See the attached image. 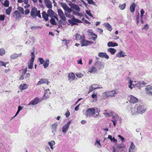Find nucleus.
<instances>
[{
    "label": "nucleus",
    "mask_w": 152,
    "mask_h": 152,
    "mask_svg": "<svg viewBox=\"0 0 152 152\" xmlns=\"http://www.w3.org/2000/svg\"><path fill=\"white\" fill-rule=\"evenodd\" d=\"M117 94L115 91L112 90L107 91L103 93L102 94V98L103 99H105L109 97L115 96Z\"/></svg>",
    "instance_id": "nucleus-1"
},
{
    "label": "nucleus",
    "mask_w": 152,
    "mask_h": 152,
    "mask_svg": "<svg viewBox=\"0 0 152 152\" xmlns=\"http://www.w3.org/2000/svg\"><path fill=\"white\" fill-rule=\"evenodd\" d=\"M31 15L34 18H36L37 16L39 18H41L40 11L38 10L35 7L32 9L31 12Z\"/></svg>",
    "instance_id": "nucleus-2"
},
{
    "label": "nucleus",
    "mask_w": 152,
    "mask_h": 152,
    "mask_svg": "<svg viewBox=\"0 0 152 152\" xmlns=\"http://www.w3.org/2000/svg\"><path fill=\"white\" fill-rule=\"evenodd\" d=\"M125 148V145L123 143H121L117 145L116 149L115 147H113V152H119V151H121Z\"/></svg>",
    "instance_id": "nucleus-3"
},
{
    "label": "nucleus",
    "mask_w": 152,
    "mask_h": 152,
    "mask_svg": "<svg viewBox=\"0 0 152 152\" xmlns=\"http://www.w3.org/2000/svg\"><path fill=\"white\" fill-rule=\"evenodd\" d=\"M39 60L40 64H43V65L45 68H46L48 66L49 64V61L48 59H47L45 61L42 58H39Z\"/></svg>",
    "instance_id": "nucleus-4"
},
{
    "label": "nucleus",
    "mask_w": 152,
    "mask_h": 152,
    "mask_svg": "<svg viewBox=\"0 0 152 152\" xmlns=\"http://www.w3.org/2000/svg\"><path fill=\"white\" fill-rule=\"evenodd\" d=\"M83 37L84 38L82 39L80 42L82 46H87L90 44H92L94 43L93 42L90 41L85 39H84L85 38L84 36H83Z\"/></svg>",
    "instance_id": "nucleus-5"
},
{
    "label": "nucleus",
    "mask_w": 152,
    "mask_h": 152,
    "mask_svg": "<svg viewBox=\"0 0 152 152\" xmlns=\"http://www.w3.org/2000/svg\"><path fill=\"white\" fill-rule=\"evenodd\" d=\"M95 109L94 108H89L88 109L86 112V115L87 117L94 115L95 114Z\"/></svg>",
    "instance_id": "nucleus-6"
},
{
    "label": "nucleus",
    "mask_w": 152,
    "mask_h": 152,
    "mask_svg": "<svg viewBox=\"0 0 152 152\" xmlns=\"http://www.w3.org/2000/svg\"><path fill=\"white\" fill-rule=\"evenodd\" d=\"M57 12L58 15L62 20L64 21H65L66 18L62 11L61 9H58L57 10Z\"/></svg>",
    "instance_id": "nucleus-7"
},
{
    "label": "nucleus",
    "mask_w": 152,
    "mask_h": 152,
    "mask_svg": "<svg viewBox=\"0 0 152 152\" xmlns=\"http://www.w3.org/2000/svg\"><path fill=\"white\" fill-rule=\"evenodd\" d=\"M68 21L69 23L72 25H77V23H81L82 22V21L80 20L75 18L74 17L72 18L71 20H69Z\"/></svg>",
    "instance_id": "nucleus-8"
},
{
    "label": "nucleus",
    "mask_w": 152,
    "mask_h": 152,
    "mask_svg": "<svg viewBox=\"0 0 152 152\" xmlns=\"http://www.w3.org/2000/svg\"><path fill=\"white\" fill-rule=\"evenodd\" d=\"M30 56L31 58L30 60V63L29 64V69H31L33 67V62L35 57L34 52H31Z\"/></svg>",
    "instance_id": "nucleus-9"
},
{
    "label": "nucleus",
    "mask_w": 152,
    "mask_h": 152,
    "mask_svg": "<svg viewBox=\"0 0 152 152\" xmlns=\"http://www.w3.org/2000/svg\"><path fill=\"white\" fill-rule=\"evenodd\" d=\"M50 83L48 80L47 79H41L37 82V85H39L43 84H46L48 85Z\"/></svg>",
    "instance_id": "nucleus-10"
},
{
    "label": "nucleus",
    "mask_w": 152,
    "mask_h": 152,
    "mask_svg": "<svg viewBox=\"0 0 152 152\" xmlns=\"http://www.w3.org/2000/svg\"><path fill=\"white\" fill-rule=\"evenodd\" d=\"M129 97V101L130 103L134 104L138 102V99L134 96L130 95Z\"/></svg>",
    "instance_id": "nucleus-11"
},
{
    "label": "nucleus",
    "mask_w": 152,
    "mask_h": 152,
    "mask_svg": "<svg viewBox=\"0 0 152 152\" xmlns=\"http://www.w3.org/2000/svg\"><path fill=\"white\" fill-rule=\"evenodd\" d=\"M137 112L138 113L142 114L145 112V109L144 108L143 106H140L137 107Z\"/></svg>",
    "instance_id": "nucleus-12"
},
{
    "label": "nucleus",
    "mask_w": 152,
    "mask_h": 152,
    "mask_svg": "<svg viewBox=\"0 0 152 152\" xmlns=\"http://www.w3.org/2000/svg\"><path fill=\"white\" fill-rule=\"evenodd\" d=\"M40 101V99H39V98L36 97L30 102L29 103V105H36Z\"/></svg>",
    "instance_id": "nucleus-13"
},
{
    "label": "nucleus",
    "mask_w": 152,
    "mask_h": 152,
    "mask_svg": "<svg viewBox=\"0 0 152 152\" xmlns=\"http://www.w3.org/2000/svg\"><path fill=\"white\" fill-rule=\"evenodd\" d=\"M88 34L89 35L94 36V37H91V39L94 41H95L97 39V35L94 34L92 30H88Z\"/></svg>",
    "instance_id": "nucleus-14"
},
{
    "label": "nucleus",
    "mask_w": 152,
    "mask_h": 152,
    "mask_svg": "<svg viewBox=\"0 0 152 152\" xmlns=\"http://www.w3.org/2000/svg\"><path fill=\"white\" fill-rule=\"evenodd\" d=\"M68 79L69 81H73L75 80V74L71 72L69 73L68 75Z\"/></svg>",
    "instance_id": "nucleus-15"
},
{
    "label": "nucleus",
    "mask_w": 152,
    "mask_h": 152,
    "mask_svg": "<svg viewBox=\"0 0 152 152\" xmlns=\"http://www.w3.org/2000/svg\"><path fill=\"white\" fill-rule=\"evenodd\" d=\"M146 93L152 95V86L150 85L147 86L145 88Z\"/></svg>",
    "instance_id": "nucleus-16"
},
{
    "label": "nucleus",
    "mask_w": 152,
    "mask_h": 152,
    "mask_svg": "<svg viewBox=\"0 0 152 152\" xmlns=\"http://www.w3.org/2000/svg\"><path fill=\"white\" fill-rule=\"evenodd\" d=\"M71 123V122L69 121L66 124L63 126L62 128V131L63 132H65L67 131Z\"/></svg>",
    "instance_id": "nucleus-17"
},
{
    "label": "nucleus",
    "mask_w": 152,
    "mask_h": 152,
    "mask_svg": "<svg viewBox=\"0 0 152 152\" xmlns=\"http://www.w3.org/2000/svg\"><path fill=\"white\" fill-rule=\"evenodd\" d=\"M94 65L96 66L97 68L99 69H100L102 68L103 67L104 65L100 61H97L96 62Z\"/></svg>",
    "instance_id": "nucleus-18"
},
{
    "label": "nucleus",
    "mask_w": 152,
    "mask_h": 152,
    "mask_svg": "<svg viewBox=\"0 0 152 152\" xmlns=\"http://www.w3.org/2000/svg\"><path fill=\"white\" fill-rule=\"evenodd\" d=\"M22 56V53H20L19 54H17L16 53H14L12 54L10 56V58L13 59H16L19 57H21Z\"/></svg>",
    "instance_id": "nucleus-19"
},
{
    "label": "nucleus",
    "mask_w": 152,
    "mask_h": 152,
    "mask_svg": "<svg viewBox=\"0 0 152 152\" xmlns=\"http://www.w3.org/2000/svg\"><path fill=\"white\" fill-rule=\"evenodd\" d=\"M98 56L102 58H104L107 59H108L109 58L108 56L105 53H98Z\"/></svg>",
    "instance_id": "nucleus-20"
},
{
    "label": "nucleus",
    "mask_w": 152,
    "mask_h": 152,
    "mask_svg": "<svg viewBox=\"0 0 152 152\" xmlns=\"http://www.w3.org/2000/svg\"><path fill=\"white\" fill-rule=\"evenodd\" d=\"M44 2L46 6L49 9H51L52 7V3L50 0H44Z\"/></svg>",
    "instance_id": "nucleus-21"
},
{
    "label": "nucleus",
    "mask_w": 152,
    "mask_h": 152,
    "mask_svg": "<svg viewBox=\"0 0 152 152\" xmlns=\"http://www.w3.org/2000/svg\"><path fill=\"white\" fill-rule=\"evenodd\" d=\"M27 71V68H25L24 69L20 71V72L22 73V75L19 78L20 80H22L24 79V75L25 74Z\"/></svg>",
    "instance_id": "nucleus-22"
},
{
    "label": "nucleus",
    "mask_w": 152,
    "mask_h": 152,
    "mask_svg": "<svg viewBox=\"0 0 152 152\" xmlns=\"http://www.w3.org/2000/svg\"><path fill=\"white\" fill-rule=\"evenodd\" d=\"M50 90L49 89H46L45 91L44 95V98L45 99H47L50 96Z\"/></svg>",
    "instance_id": "nucleus-23"
},
{
    "label": "nucleus",
    "mask_w": 152,
    "mask_h": 152,
    "mask_svg": "<svg viewBox=\"0 0 152 152\" xmlns=\"http://www.w3.org/2000/svg\"><path fill=\"white\" fill-rule=\"evenodd\" d=\"M136 4L134 3L133 2L132 3L130 7V10L131 12H133L135 10Z\"/></svg>",
    "instance_id": "nucleus-24"
},
{
    "label": "nucleus",
    "mask_w": 152,
    "mask_h": 152,
    "mask_svg": "<svg viewBox=\"0 0 152 152\" xmlns=\"http://www.w3.org/2000/svg\"><path fill=\"white\" fill-rule=\"evenodd\" d=\"M42 16L44 19L46 20L47 21L48 19L49 15L48 14H47L45 11H43L42 12Z\"/></svg>",
    "instance_id": "nucleus-25"
},
{
    "label": "nucleus",
    "mask_w": 152,
    "mask_h": 152,
    "mask_svg": "<svg viewBox=\"0 0 152 152\" xmlns=\"http://www.w3.org/2000/svg\"><path fill=\"white\" fill-rule=\"evenodd\" d=\"M135 146L133 142H131V145L129 149V152H134V150L135 148Z\"/></svg>",
    "instance_id": "nucleus-26"
},
{
    "label": "nucleus",
    "mask_w": 152,
    "mask_h": 152,
    "mask_svg": "<svg viewBox=\"0 0 152 152\" xmlns=\"http://www.w3.org/2000/svg\"><path fill=\"white\" fill-rule=\"evenodd\" d=\"M131 113L132 115H137L138 113L137 110H136V107H132L131 109Z\"/></svg>",
    "instance_id": "nucleus-27"
},
{
    "label": "nucleus",
    "mask_w": 152,
    "mask_h": 152,
    "mask_svg": "<svg viewBox=\"0 0 152 152\" xmlns=\"http://www.w3.org/2000/svg\"><path fill=\"white\" fill-rule=\"evenodd\" d=\"M118 44L116 43L113 42H109L107 43V46L109 47H114L117 46Z\"/></svg>",
    "instance_id": "nucleus-28"
},
{
    "label": "nucleus",
    "mask_w": 152,
    "mask_h": 152,
    "mask_svg": "<svg viewBox=\"0 0 152 152\" xmlns=\"http://www.w3.org/2000/svg\"><path fill=\"white\" fill-rule=\"evenodd\" d=\"M114 112L113 111H110L109 112H105L104 113V115L106 117H109L113 115Z\"/></svg>",
    "instance_id": "nucleus-29"
},
{
    "label": "nucleus",
    "mask_w": 152,
    "mask_h": 152,
    "mask_svg": "<svg viewBox=\"0 0 152 152\" xmlns=\"http://www.w3.org/2000/svg\"><path fill=\"white\" fill-rule=\"evenodd\" d=\"M94 85H91L89 87V91L88 92V94H89L91 92V91H94V90L97 89L98 88H94Z\"/></svg>",
    "instance_id": "nucleus-30"
},
{
    "label": "nucleus",
    "mask_w": 152,
    "mask_h": 152,
    "mask_svg": "<svg viewBox=\"0 0 152 152\" xmlns=\"http://www.w3.org/2000/svg\"><path fill=\"white\" fill-rule=\"evenodd\" d=\"M82 37L78 34H76L75 35V39L77 40H81L83 39Z\"/></svg>",
    "instance_id": "nucleus-31"
},
{
    "label": "nucleus",
    "mask_w": 152,
    "mask_h": 152,
    "mask_svg": "<svg viewBox=\"0 0 152 152\" xmlns=\"http://www.w3.org/2000/svg\"><path fill=\"white\" fill-rule=\"evenodd\" d=\"M107 50L112 55L114 54L116 51V49L111 48L108 49Z\"/></svg>",
    "instance_id": "nucleus-32"
},
{
    "label": "nucleus",
    "mask_w": 152,
    "mask_h": 152,
    "mask_svg": "<svg viewBox=\"0 0 152 152\" xmlns=\"http://www.w3.org/2000/svg\"><path fill=\"white\" fill-rule=\"evenodd\" d=\"M116 56L117 57L119 58L121 57H124L125 55L124 54V53L122 51H121L118 53L116 55Z\"/></svg>",
    "instance_id": "nucleus-33"
},
{
    "label": "nucleus",
    "mask_w": 152,
    "mask_h": 152,
    "mask_svg": "<svg viewBox=\"0 0 152 152\" xmlns=\"http://www.w3.org/2000/svg\"><path fill=\"white\" fill-rule=\"evenodd\" d=\"M113 120H115L116 121H121V118L118 117V116L116 115H113Z\"/></svg>",
    "instance_id": "nucleus-34"
},
{
    "label": "nucleus",
    "mask_w": 152,
    "mask_h": 152,
    "mask_svg": "<svg viewBox=\"0 0 152 152\" xmlns=\"http://www.w3.org/2000/svg\"><path fill=\"white\" fill-rule=\"evenodd\" d=\"M72 7L76 11L78 12L80 11V8L78 5L75 4H73Z\"/></svg>",
    "instance_id": "nucleus-35"
},
{
    "label": "nucleus",
    "mask_w": 152,
    "mask_h": 152,
    "mask_svg": "<svg viewBox=\"0 0 152 152\" xmlns=\"http://www.w3.org/2000/svg\"><path fill=\"white\" fill-rule=\"evenodd\" d=\"M12 7L10 6L9 7L8 9H6L5 12L7 15H9L10 14L12 11Z\"/></svg>",
    "instance_id": "nucleus-36"
},
{
    "label": "nucleus",
    "mask_w": 152,
    "mask_h": 152,
    "mask_svg": "<svg viewBox=\"0 0 152 152\" xmlns=\"http://www.w3.org/2000/svg\"><path fill=\"white\" fill-rule=\"evenodd\" d=\"M97 69L96 67L94 66H92L91 69L89 70V72L91 73L95 72H96Z\"/></svg>",
    "instance_id": "nucleus-37"
},
{
    "label": "nucleus",
    "mask_w": 152,
    "mask_h": 152,
    "mask_svg": "<svg viewBox=\"0 0 152 152\" xmlns=\"http://www.w3.org/2000/svg\"><path fill=\"white\" fill-rule=\"evenodd\" d=\"M48 144L50 146L51 149H53V145H54L55 144V141L53 140H52L50 142H49Z\"/></svg>",
    "instance_id": "nucleus-38"
},
{
    "label": "nucleus",
    "mask_w": 152,
    "mask_h": 152,
    "mask_svg": "<svg viewBox=\"0 0 152 152\" xmlns=\"http://www.w3.org/2000/svg\"><path fill=\"white\" fill-rule=\"evenodd\" d=\"M27 85L25 84H21L20 86V88L21 90L25 89L27 88Z\"/></svg>",
    "instance_id": "nucleus-39"
},
{
    "label": "nucleus",
    "mask_w": 152,
    "mask_h": 152,
    "mask_svg": "<svg viewBox=\"0 0 152 152\" xmlns=\"http://www.w3.org/2000/svg\"><path fill=\"white\" fill-rule=\"evenodd\" d=\"M57 122L55 123L52 125V128L53 129V132L55 131L57 127Z\"/></svg>",
    "instance_id": "nucleus-40"
},
{
    "label": "nucleus",
    "mask_w": 152,
    "mask_h": 152,
    "mask_svg": "<svg viewBox=\"0 0 152 152\" xmlns=\"http://www.w3.org/2000/svg\"><path fill=\"white\" fill-rule=\"evenodd\" d=\"M73 13L74 15H77L80 17H82L83 16V14L79 12H76L74 11H73Z\"/></svg>",
    "instance_id": "nucleus-41"
},
{
    "label": "nucleus",
    "mask_w": 152,
    "mask_h": 152,
    "mask_svg": "<svg viewBox=\"0 0 152 152\" xmlns=\"http://www.w3.org/2000/svg\"><path fill=\"white\" fill-rule=\"evenodd\" d=\"M47 12L49 15L50 16L53 15L54 13V12L52 10L49 9L48 10Z\"/></svg>",
    "instance_id": "nucleus-42"
},
{
    "label": "nucleus",
    "mask_w": 152,
    "mask_h": 152,
    "mask_svg": "<svg viewBox=\"0 0 152 152\" xmlns=\"http://www.w3.org/2000/svg\"><path fill=\"white\" fill-rule=\"evenodd\" d=\"M133 81L131 80H129V87L131 89L134 86V85L132 84Z\"/></svg>",
    "instance_id": "nucleus-43"
},
{
    "label": "nucleus",
    "mask_w": 152,
    "mask_h": 152,
    "mask_svg": "<svg viewBox=\"0 0 152 152\" xmlns=\"http://www.w3.org/2000/svg\"><path fill=\"white\" fill-rule=\"evenodd\" d=\"M105 26L107 28V29L109 31H111L112 30V28L111 26L108 23H105Z\"/></svg>",
    "instance_id": "nucleus-44"
},
{
    "label": "nucleus",
    "mask_w": 152,
    "mask_h": 152,
    "mask_svg": "<svg viewBox=\"0 0 152 152\" xmlns=\"http://www.w3.org/2000/svg\"><path fill=\"white\" fill-rule=\"evenodd\" d=\"M5 49L3 48H1L0 49V55L2 56L5 54Z\"/></svg>",
    "instance_id": "nucleus-45"
},
{
    "label": "nucleus",
    "mask_w": 152,
    "mask_h": 152,
    "mask_svg": "<svg viewBox=\"0 0 152 152\" xmlns=\"http://www.w3.org/2000/svg\"><path fill=\"white\" fill-rule=\"evenodd\" d=\"M61 5L65 10L68 7L66 4L64 3H61Z\"/></svg>",
    "instance_id": "nucleus-46"
},
{
    "label": "nucleus",
    "mask_w": 152,
    "mask_h": 152,
    "mask_svg": "<svg viewBox=\"0 0 152 152\" xmlns=\"http://www.w3.org/2000/svg\"><path fill=\"white\" fill-rule=\"evenodd\" d=\"M14 14L16 16L17 18L21 17L20 14L18 11H15L14 12Z\"/></svg>",
    "instance_id": "nucleus-47"
},
{
    "label": "nucleus",
    "mask_w": 152,
    "mask_h": 152,
    "mask_svg": "<svg viewBox=\"0 0 152 152\" xmlns=\"http://www.w3.org/2000/svg\"><path fill=\"white\" fill-rule=\"evenodd\" d=\"M126 7V4L124 3L123 4H120L119 7V8L121 10H124L125 9Z\"/></svg>",
    "instance_id": "nucleus-48"
},
{
    "label": "nucleus",
    "mask_w": 152,
    "mask_h": 152,
    "mask_svg": "<svg viewBox=\"0 0 152 152\" xmlns=\"http://www.w3.org/2000/svg\"><path fill=\"white\" fill-rule=\"evenodd\" d=\"M50 23L53 25H56L57 23L55 21V19L54 18H52L50 20Z\"/></svg>",
    "instance_id": "nucleus-49"
},
{
    "label": "nucleus",
    "mask_w": 152,
    "mask_h": 152,
    "mask_svg": "<svg viewBox=\"0 0 152 152\" xmlns=\"http://www.w3.org/2000/svg\"><path fill=\"white\" fill-rule=\"evenodd\" d=\"M136 19L137 21V24L138 25L139 22L140 15L139 13H138V14L136 16Z\"/></svg>",
    "instance_id": "nucleus-50"
},
{
    "label": "nucleus",
    "mask_w": 152,
    "mask_h": 152,
    "mask_svg": "<svg viewBox=\"0 0 152 152\" xmlns=\"http://www.w3.org/2000/svg\"><path fill=\"white\" fill-rule=\"evenodd\" d=\"M9 5V2L8 0H5L4 4V5L5 7H8Z\"/></svg>",
    "instance_id": "nucleus-51"
},
{
    "label": "nucleus",
    "mask_w": 152,
    "mask_h": 152,
    "mask_svg": "<svg viewBox=\"0 0 152 152\" xmlns=\"http://www.w3.org/2000/svg\"><path fill=\"white\" fill-rule=\"evenodd\" d=\"M18 10L20 11L22 14H24V10L23 8L20 7H18Z\"/></svg>",
    "instance_id": "nucleus-52"
},
{
    "label": "nucleus",
    "mask_w": 152,
    "mask_h": 152,
    "mask_svg": "<svg viewBox=\"0 0 152 152\" xmlns=\"http://www.w3.org/2000/svg\"><path fill=\"white\" fill-rule=\"evenodd\" d=\"M65 10L67 12L66 13H71L72 11L73 12L72 10L69 7H68Z\"/></svg>",
    "instance_id": "nucleus-53"
},
{
    "label": "nucleus",
    "mask_w": 152,
    "mask_h": 152,
    "mask_svg": "<svg viewBox=\"0 0 152 152\" xmlns=\"http://www.w3.org/2000/svg\"><path fill=\"white\" fill-rule=\"evenodd\" d=\"M88 3L89 4H92L94 5H95V2L93 0H87Z\"/></svg>",
    "instance_id": "nucleus-54"
},
{
    "label": "nucleus",
    "mask_w": 152,
    "mask_h": 152,
    "mask_svg": "<svg viewBox=\"0 0 152 152\" xmlns=\"http://www.w3.org/2000/svg\"><path fill=\"white\" fill-rule=\"evenodd\" d=\"M76 76L79 78H81L83 76V75L80 73H77L75 74Z\"/></svg>",
    "instance_id": "nucleus-55"
},
{
    "label": "nucleus",
    "mask_w": 152,
    "mask_h": 152,
    "mask_svg": "<svg viewBox=\"0 0 152 152\" xmlns=\"http://www.w3.org/2000/svg\"><path fill=\"white\" fill-rule=\"evenodd\" d=\"M22 107H21L20 106H19L18 107V110L16 114H15V117L18 114V113L20 112V111L22 110Z\"/></svg>",
    "instance_id": "nucleus-56"
},
{
    "label": "nucleus",
    "mask_w": 152,
    "mask_h": 152,
    "mask_svg": "<svg viewBox=\"0 0 152 152\" xmlns=\"http://www.w3.org/2000/svg\"><path fill=\"white\" fill-rule=\"evenodd\" d=\"M7 64V63L4 62L2 61H0V65L4 66L5 67L6 66V65Z\"/></svg>",
    "instance_id": "nucleus-57"
},
{
    "label": "nucleus",
    "mask_w": 152,
    "mask_h": 152,
    "mask_svg": "<svg viewBox=\"0 0 152 152\" xmlns=\"http://www.w3.org/2000/svg\"><path fill=\"white\" fill-rule=\"evenodd\" d=\"M142 84L139 82L136 84V86L137 87H138L139 88H140L142 87Z\"/></svg>",
    "instance_id": "nucleus-58"
},
{
    "label": "nucleus",
    "mask_w": 152,
    "mask_h": 152,
    "mask_svg": "<svg viewBox=\"0 0 152 152\" xmlns=\"http://www.w3.org/2000/svg\"><path fill=\"white\" fill-rule=\"evenodd\" d=\"M96 144H98V145H99V146H98V147H101V145L100 143V141L99 140H97L95 142V145H96Z\"/></svg>",
    "instance_id": "nucleus-59"
},
{
    "label": "nucleus",
    "mask_w": 152,
    "mask_h": 152,
    "mask_svg": "<svg viewBox=\"0 0 152 152\" xmlns=\"http://www.w3.org/2000/svg\"><path fill=\"white\" fill-rule=\"evenodd\" d=\"M5 16L4 15H0V20L1 21H3L4 20Z\"/></svg>",
    "instance_id": "nucleus-60"
},
{
    "label": "nucleus",
    "mask_w": 152,
    "mask_h": 152,
    "mask_svg": "<svg viewBox=\"0 0 152 152\" xmlns=\"http://www.w3.org/2000/svg\"><path fill=\"white\" fill-rule=\"evenodd\" d=\"M28 30L27 29V30H26V31H25L24 32H23V35L24 36H25V37H28Z\"/></svg>",
    "instance_id": "nucleus-61"
},
{
    "label": "nucleus",
    "mask_w": 152,
    "mask_h": 152,
    "mask_svg": "<svg viewBox=\"0 0 152 152\" xmlns=\"http://www.w3.org/2000/svg\"><path fill=\"white\" fill-rule=\"evenodd\" d=\"M86 13L88 15L90 16H91V17H93L92 15L91 14V13H90V12L89 11H88V10H86Z\"/></svg>",
    "instance_id": "nucleus-62"
},
{
    "label": "nucleus",
    "mask_w": 152,
    "mask_h": 152,
    "mask_svg": "<svg viewBox=\"0 0 152 152\" xmlns=\"http://www.w3.org/2000/svg\"><path fill=\"white\" fill-rule=\"evenodd\" d=\"M65 115L66 117H68L70 115V113L68 110H67V111H66Z\"/></svg>",
    "instance_id": "nucleus-63"
},
{
    "label": "nucleus",
    "mask_w": 152,
    "mask_h": 152,
    "mask_svg": "<svg viewBox=\"0 0 152 152\" xmlns=\"http://www.w3.org/2000/svg\"><path fill=\"white\" fill-rule=\"evenodd\" d=\"M91 97L92 98H97V94H95L94 93H93L91 95Z\"/></svg>",
    "instance_id": "nucleus-64"
}]
</instances>
